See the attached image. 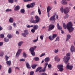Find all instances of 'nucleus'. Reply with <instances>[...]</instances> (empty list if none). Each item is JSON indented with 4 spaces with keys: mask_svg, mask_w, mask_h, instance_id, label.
I'll list each match as a JSON object with an SVG mask.
<instances>
[{
    "mask_svg": "<svg viewBox=\"0 0 75 75\" xmlns=\"http://www.w3.org/2000/svg\"><path fill=\"white\" fill-rule=\"evenodd\" d=\"M29 33L28 31L27 30H24V33H22L23 36L24 37H25L27 36V35H28Z\"/></svg>",
    "mask_w": 75,
    "mask_h": 75,
    "instance_id": "9",
    "label": "nucleus"
},
{
    "mask_svg": "<svg viewBox=\"0 0 75 75\" xmlns=\"http://www.w3.org/2000/svg\"><path fill=\"white\" fill-rule=\"evenodd\" d=\"M4 40L5 42H8L9 41V39H7V38H4Z\"/></svg>",
    "mask_w": 75,
    "mask_h": 75,
    "instance_id": "32",
    "label": "nucleus"
},
{
    "mask_svg": "<svg viewBox=\"0 0 75 75\" xmlns=\"http://www.w3.org/2000/svg\"><path fill=\"white\" fill-rule=\"evenodd\" d=\"M9 21L10 23H13V21H14V19H13V18H10Z\"/></svg>",
    "mask_w": 75,
    "mask_h": 75,
    "instance_id": "29",
    "label": "nucleus"
},
{
    "mask_svg": "<svg viewBox=\"0 0 75 75\" xmlns=\"http://www.w3.org/2000/svg\"><path fill=\"white\" fill-rule=\"evenodd\" d=\"M62 4H67V2L66 1V0H62Z\"/></svg>",
    "mask_w": 75,
    "mask_h": 75,
    "instance_id": "21",
    "label": "nucleus"
},
{
    "mask_svg": "<svg viewBox=\"0 0 75 75\" xmlns=\"http://www.w3.org/2000/svg\"><path fill=\"white\" fill-rule=\"evenodd\" d=\"M66 57H70V56H71V53L70 52H69L67 53L66 54Z\"/></svg>",
    "mask_w": 75,
    "mask_h": 75,
    "instance_id": "31",
    "label": "nucleus"
},
{
    "mask_svg": "<svg viewBox=\"0 0 75 75\" xmlns=\"http://www.w3.org/2000/svg\"><path fill=\"white\" fill-rule=\"evenodd\" d=\"M27 8H31V6L30 5V4H28L27 5Z\"/></svg>",
    "mask_w": 75,
    "mask_h": 75,
    "instance_id": "54",
    "label": "nucleus"
},
{
    "mask_svg": "<svg viewBox=\"0 0 75 75\" xmlns=\"http://www.w3.org/2000/svg\"><path fill=\"white\" fill-rule=\"evenodd\" d=\"M11 72H12V70H11V68H9L8 71V72L9 74L11 73Z\"/></svg>",
    "mask_w": 75,
    "mask_h": 75,
    "instance_id": "38",
    "label": "nucleus"
},
{
    "mask_svg": "<svg viewBox=\"0 0 75 75\" xmlns=\"http://www.w3.org/2000/svg\"><path fill=\"white\" fill-rule=\"evenodd\" d=\"M55 41H59V37H57L55 40Z\"/></svg>",
    "mask_w": 75,
    "mask_h": 75,
    "instance_id": "49",
    "label": "nucleus"
},
{
    "mask_svg": "<svg viewBox=\"0 0 75 75\" xmlns=\"http://www.w3.org/2000/svg\"><path fill=\"white\" fill-rule=\"evenodd\" d=\"M69 8L67 7L65 8L64 9V13L65 14H68V13H69Z\"/></svg>",
    "mask_w": 75,
    "mask_h": 75,
    "instance_id": "11",
    "label": "nucleus"
},
{
    "mask_svg": "<svg viewBox=\"0 0 75 75\" xmlns=\"http://www.w3.org/2000/svg\"><path fill=\"white\" fill-rule=\"evenodd\" d=\"M35 18L36 19L35 20H34L30 23L36 24V23H38L40 21V18H39V17H38V16H35Z\"/></svg>",
    "mask_w": 75,
    "mask_h": 75,
    "instance_id": "3",
    "label": "nucleus"
},
{
    "mask_svg": "<svg viewBox=\"0 0 75 75\" xmlns=\"http://www.w3.org/2000/svg\"><path fill=\"white\" fill-rule=\"evenodd\" d=\"M34 59L35 61H38L40 60V58L38 57H36L34 58Z\"/></svg>",
    "mask_w": 75,
    "mask_h": 75,
    "instance_id": "27",
    "label": "nucleus"
},
{
    "mask_svg": "<svg viewBox=\"0 0 75 75\" xmlns=\"http://www.w3.org/2000/svg\"><path fill=\"white\" fill-rule=\"evenodd\" d=\"M35 29L33 28L31 30V32H32V33H35Z\"/></svg>",
    "mask_w": 75,
    "mask_h": 75,
    "instance_id": "47",
    "label": "nucleus"
},
{
    "mask_svg": "<svg viewBox=\"0 0 75 75\" xmlns=\"http://www.w3.org/2000/svg\"><path fill=\"white\" fill-rule=\"evenodd\" d=\"M63 8H64V7H63V6H62L60 8L61 11L62 13H64V9H63Z\"/></svg>",
    "mask_w": 75,
    "mask_h": 75,
    "instance_id": "42",
    "label": "nucleus"
},
{
    "mask_svg": "<svg viewBox=\"0 0 75 75\" xmlns=\"http://www.w3.org/2000/svg\"><path fill=\"white\" fill-rule=\"evenodd\" d=\"M54 59L55 61H57V62H59L60 61V59L57 56L54 57Z\"/></svg>",
    "mask_w": 75,
    "mask_h": 75,
    "instance_id": "15",
    "label": "nucleus"
},
{
    "mask_svg": "<svg viewBox=\"0 0 75 75\" xmlns=\"http://www.w3.org/2000/svg\"><path fill=\"white\" fill-rule=\"evenodd\" d=\"M50 60V58L46 57L45 59V61L46 62H48Z\"/></svg>",
    "mask_w": 75,
    "mask_h": 75,
    "instance_id": "19",
    "label": "nucleus"
},
{
    "mask_svg": "<svg viewBox=\"0 0 75 75\" xmlns=\"http://www.w3.org/2000/svg\"><path fill=\"white\" fill-rule=\"evenodd\" d=\"M54 4H57V1H54Z\"/></svg>",
    "mask_w": 75,
    "mask_h": 75,
    "instance_id": "64",
    "label": "nucleus"
},
{
    "mask_svg": "<svg viewBox=\"0 0 75 75\" xmlns=\"http://www.w3.org/2000/svg\"><path fill=\"white\" fill-rule=\"evenodd\" d=\"M46 68L44 67L43 69H42L41 70L39 71V72H45L46 70Z\"/></svg>",
    "mask_w": 75,
    "mask_h": 75,
    "instance_id": "25",
    "label": "nucleus"
},
{
    "mask_svg": "<svg viewBox=\"0 0 75 75\" xmlns=\"http://www.w3.org/2000/svg\"><path fill=\"white\" fill-rule=\"evenodd\" d=\"M8 2L10 3H14V0H8Z\"/></svg>",
    "mask_w": 75,
    "mask_h": 75,
    "instance_id": "33",
    "label": "nucleus"
},
{
    "mask_svg": "<svg viewBox=\"0 0 75 75\" xmlns=\"http://www.w3.org/2000/svg\"><path fill=\"white\" fill-rule=\"evenodd\" d=\"M4 55V52H1L0 53V57H3Z\"/></svg>",
    "mask_w": 75,
    "mask_h": 75,
    "instance_id": "39",
    "label": "nucleus"
},
{
    "mask_svg": "<svg viewBox=\"0 0 75 75\" xmlns=\"http://www.w3.org/2000/svg\"><path fill=\"white\" fill-rule=\"evenodd\" d=\"M20 6H17L15 7L14 10H15L16 11H18V10H20Z\"/></svg>",
    "mask_w": 75,
    "mask_h": 75,
    "instance_id": "14",
    "label": "nucleus"
},
{
    "mask_svg": "<svg viewBox=\"0 0 75 75\" xmlns=\"http://www.w3.org/2000/svg\"><path fill=\"white\" fill-rule=\"evenodd\" d=\"M3 44V43L2 42H0V46H1Z\"/></svg>",
    "mask_w": 75,
    "mask_h": 75,
    "instance_id": "60",
    "label": "nucleus"
},
{
    "mask_svg": "<svg viewBox=\"0 0 75 75\" xmlns=\"http://www.w3.org/2000/svg\"><path fill=\"white\" fill-rule=\"evenodd\" d=\"M51 67H52V65L51 64H49L48 65V67L49 68H50Z\"/></svg>",
    "mask_w": 75,
    "mask_h": 75,
    "instance_id": "55",
    "label": "nucleus"
},
{
    "mask_svg": "<svg viewBox=\"0 0 75 75\" xmlns=\"http://www.w3.org/2000/svg\"><path fill=\"white\" fill-rule=\"evenodd\" d=\"M71 35H67V38L66 39V41H67L68 40H69L70 39V38H71Z\"/></svg>",
    "mask_w": 75,
    "mask_h": 75,
    "instance_id": "17",
    "label": "nucleus"
},
{
    "mask_svg": "<svg viewBox=\"0 0 75 75\" xmlns=\"http://www.w3.org/2000/svg\"><path fill=\"white\" fill-rule=\"evenodd\" d=\"M13 26L14 27H17L16 24V23H14L13 24Z\"/></svg>",
    "mask_w": 75,
    "mask_h": 75,
    "instance_id": "57",
    "label": "nucleus"
},
{
    "mask_svg": "<svg viewBox=\"0 0 75 75\" xmlns=\"http://www.w3.org/2000/svg\"><path fill=\"white\" fill-rule=\"evenodd\" d=\"M26 67L28 69H31V67H30V65L28 63H26Z\"/></svg>",
    "mask_w": 75,
    "mask_h": 75,
    "instance_id": "23",
    "label": "nucleus"
},
{
    "mask_svg": "<svg viewBox=\"0 0 75 75\" xmlns=\"http://www.w3.org/2000/svg\"><path fill=\"white\" fill-rule=\"evenodd\" d=\"M52 8V7L50 6H48L47 8V11L48 17H50V13H49V12L51 10Z\"/></svg>",
    "mask_w": 75,
    "mask_h": 75,
    "instance_id": "8",
    "label": "nucleus"
},
{
    "mask_svg": "<svg viewBox=\"0 0 75 75\" xmlns=\"http://www.w3.org/2000/svg\"><path fill=\"white\" fill-rule=\"evenodd\" d=\"M59 51H58V49H57V50L55 49L54 50V53H58Z\"/></svg>",
    "mask_w": 75,
    "mask_h": 75,
    "instance_id": "48",
    "label": "nucleus"
},
{
    "mask_svg": "<svg viewBox=\"0 0 75 75\" xmlns=\"http://www.w3.org/2000/svg\"><path fill=\"white\" fill-rule=\"evenodd\" d=\"M57 67L59 69V71H63V65L62 64L57 65Z\"/></svg>",
    "mask_w": 75,
    "mask_h": 75,
    "instance_id": "10",
    "label": "nucleus"
},
{
    "mask_svg": "<svg viewBox=\"0 0 75 75\" xmlns=\"http://www.w3.org/2000/svg\"><path fill=\"white\" fill-rule=\"evenodd\" d=\"M16 33L17 34H19V32H18V31H16Z\"/></svg>",
    "mask_w": 75,
    "mask_h": 75,
    "instance_id": "63",
    "label": "nucleus"
},
{
    "mask_svg": "<svg viewBox=\"0 0 75 75\" xmlns=\"http://www.w3.org/2000/svg\"><path fill=\"white\" fill-rule=\"evenodd\" d=\"M19 61L21 62V61H25V59H22L19 60Z\"/></svg>",
    "mask_w": 75,
    "mask_h": 75,
    "instance_id": "51",
    "label": "nucleus"
},
{
    "mask_svg": "<svg viewBox=\"0 0 75 75\" xmlns=\"http://www.w3.org/2000/svg\"><path fill=\"white\" fill-rule=\"evenodd\" d=\"M69 16L68 14H66L64 16V18L66 19V18H68V17H69Z\"/></svg>",
    "mask_w": 75,
    "mask_h": 75,
    "instance_id": "36",
    "label": "nucleus"
},
{
    "mask_svg": "<svg viewBox=\"0 0 75 75\" xmlns=\"http://www.w3.org/2000/svg\"><path fill=\"white\" fill-rule=\"evenodd\" d=\"M38 36L37 37V39L35 40H33V42H37V41H38Z\"/></svg>",
    "mask_w": 75,
    "mask_h": 75,
    "instance_id": "41",
    "label": "nucleus"
},
{
    "mask_svg": "<svg viewBox=\"0 0 75 75\" xmlns=\"http://www.w3.org/2000/svg\"><path fill=\"white\" fill-rule=\"evenodd\" d=\"M55 26L52 24H50L49 26V29L48 30V31H50L52 30L54 28Z\"/></svg>",
    "mask_w": 75,
    "mask_h": 75,
    "instance_id": "7",
    "label": "nucleus"
},
{
    "mask_svg": "<svg viewBox=\"0 0 75 75\" xmlns=\"http://www.w3.org/2000/svg\"><path fill=\"white\" fill-rule=\"evenodd\" d=\"M69 63H68L67 64V68L68 69H70V70H72L73 67L72 66H69Z\"/></svg>",
    "mask_w": 75,
    "mask_h": 75,
    "instance_id": "12",
    "label": "nucleus"
},
{
    "mask_svg": "<svg viewBox=\"0 0 75 75\" xmlns=\"http://www.w3.org/2000/svg\"><path fill=\"white\" fill-rule=\"evenodd\" d=\"M15 69H17L18 70H20V68L18 67H16L15 68Z\"/></svg>",
    "mask_w": 75,
    "mask_h": 75,
    "instance_id": "61",
    "label": "nucleus"
},
{
    "mask_svg": "<svg viewBox=\"0 0 75 75\" xmlns=\"http://www.w3.org/2000/svg\"><path fill=\"white\" fill-rule=\"evenodd\" d=\"M42 69V67H38L37 69L35 71V72H37L38 71H39L40 70H41Z\"/></svg>",
    "mask_w": 75,
    "mask_h": 75,
    "instance_id": "22",
    "label": "nucleus"
},
{
    "mask_svg": "<svg viewBox=\"0 0 75 75\" xmlns=\"http://www.w3.org/2000/svg\"><path fill=\"white\" fill-rule=\"evenodd\" d=\"M70 59V57H67L65 56L63 58V61L66 64L68 62L69 59Z\"/></svg>",
    "mask_w": 75,
    "mask_h": 75,
    "instance_id": "5",
    "label": "nucleus"
},
{
    "mask_svg": "<svg viewBox=\"0 0 75 75\" xmlns=\"http://www.w3.org/2000/svg\"><path fill=\"white\" fill-rule=\"evenodd\" d=\"M5 57L6 58V60L7 61H8V58H9V57H8L7 55H5Z\"/></svg>",
    "mask_w": 75,
    "mask_h": 75,
    "instance_id": "43",
    "label": "nucleus"
},
{
    "mask_svg": "<svg viewBox=\"0 0 75 75\" xmlns=\"http://www.w3.org/2000/svg\"><path fill=\"white\" fill-rule=\"evenodd\" d=\"M34 11H33L31 13H30V16H33V15H34Z\"/></svg>",
    "mask_w": 75,
    "mask_h": 75,
    "instance_id": "56",
    "label": "nucleus"
},
{
    "mask_svg": "<svg viewBox=\"0 0 75 75\" xmlns=\"http://www.w3.org/2000/svg\"><path fill=\"white\" fill-rule=\"evenodd\" d=\"M34 71H31L30 72V75H34Z\"/></svg>",
    "mask_w": 75,
    "mask_h": 75,
    "instance_id": "45",
    "label": "nucleus"
},
{
    "mask_svg": "<svg viewBox=\"0 0 75 75\" xmlns=\"http://www.w3.org/2000/svg\"><path fill=\"white\" fill-rule=\"evenodd\" d=\"M4 34H2L0 35V38H4Z\"/></svg>",
    "mask_w": 75,
    "mask_h": 75,
    "instance_id": "50",
    "label": "nucleus"
},
{
    "mask_svg": "<svg viewBox=\"0 0 75 75\" xmlns=\"http://www.w3.org/2000/svg\"><path fill=\"white\" fill-rule=\"evenodd\" d=\"M24 42L23 41H21L18 44V46L19 47H21V45H22V44H23Z\"/></svg>",
    "mask_w": 75,
    "mask_h": 75,
    "instance_id": "26",
    "label": "nucleus"
},
{
    "mask_svg": "<svg viewBox=\"0 0 75 75\" xmlns=\"http://www.w3.org/2000/svg\"><path fill=\"white\" fill-rule=\"evenodd\" d=\"M56 15H57V13H54V15L51 17L50 19V20L52 21L53 23H54L55 22V20H56V18H55Z\"/></svg>",
    "mask_w": 75,
    "mask_h": 75,
    "instance_id": "4",
    "label": "nucleus"
},
{
    "mask_svg": "<svg viewBox=\"0 0 75 75\" xmlns=\"http://www.w3.org/2000/svg\"><path fill=\"white\" fill-rule=\"evenodd\" d=\"M48 65V62H46L44 64V66H45L44 67L45 68H47V65Z\"/></svg>",
    "mask_w": 75,
    "mask_h": 75,
    "instance_id": "34",
    "label": "nucleus"
},
{
    "mask_svg": "<svg viewBox=\"0 0 75 75\" xmlns=\"http://www.w3.org/2000/svg\"><path fill=\"white\" fill-rule=\"evenodd\" d=\"M70 50L71 52H74V51H75V50L74 46H72L71 47Z\"/></svg>",
    "mask_w": 75,
    "mask_h": 75,
    "instance_id": "16",
    "label": "nucleus"
},
{
    "mask_svg": "<svg viewBox=\"0 0 75 75\" xmlns=\"http://www.w3.org/2000/svg\"><path fill=\"white\" fill-rule=\"evenodd\" d=\"M9 30H11L12 29V27L11 26H9Z\"/></svg>",
    "mask_w": 75,
    "mask_h": 75,
    "instance_id": "62",
    "label": "nucleus"
},
{
    "mask_svg": "<svg viewBox=\"0 0 75 75\" xmlns=\"http://www.w3.org/2000/svg\"><path fill=\"white\" fill-rule=\"evenodd\" d=\"M57 28L58 30H61L62 29V27L59 25V23H57Z\"/></svg>",
    "mask_w": 75,
    "mask_h": 75,
    "instance_id": "24",
    "label": "nucleus"
},
{
    "mask_svg": "<svg viewBox=\"0 0 75 75\" xmlns=\"http://www.w3.org/2000/svg\"><path fill=\"white\" fill-rule=\"evenodd\" d=\"M37 48V46H34V47H32L30 48L29 49V51L30 52L31 54L33 56H35V52H34V50H35V48Z\"/></svg>",
    "mask_w": 75,
    "mask_h": 75,
    "instance_id": "2",
    "label": "nucleus"
},
{
    "mask_svg": "<svg viewBox=\"0 0 75 75\" xmlns=\"http://www.w3.org/2000/svg\"><path fill=\"white\" fill-rule=\"evenodd\" d=\"M57 34H53L52 36L50 35L49 37V38L50 39V41H52V40H54V38H55V37H57Z\"/></svg>",
    "mask_w": 75,
    "mask_h": 75,
    "instance_id": "6",
    "label": "nucleus"
},
{
    "mask_svg": "<svg viewBox=\"0 0 75 75\" xmlns=\"http://www.w3.org/2000/svg\"><path fill=\"white\" fill-rule=\"evenodd\" d=\"M38 25H35L34 26H33V28L35 30H37V29H38Z\"/></svg>",
    "mask_w": 75,
    "mask_h": 75,
    "instance_id": "18",
    "label": "nucleus"
},
{
    "mask_svg": "<svg viewBox=\"0 0 75 75\" xmlns=\"http://www.w3.org/2000/svg\"><path fill=\"white\" fill-rule=\"evenodd\" d=\"M63 26L65 29L67 28L69 33L72 32L74 30V28L72 27L73 24H72V23L71 22H69L67 25H66L65 23H63Z\"/></svg>",
    "mask_w": 75,
    "mask_h": 75,
    "instance_id": "1",
    "label": "nucleus"
},
{
    "mask_svg": "<svg viewBox=\"0 0 75 75\" xmlns=\"http://www.w3.org/2000/svg\"><path fill=\"white\" fill-rule=\"evenodd\" d=\"M25 12V10L24 9H22L21 10V13H24Z\"/></svg>",
    "mask_w": 75,
    "mask_h": 75,
    "instance_id": "35",
    "label": "nucleus"
},
{
    "mask_svg": "<svg viewBox=\"0 0 75 75\" xmlns=\"http://www.w3.org/2000/svg\"><path fill=\"white\" fill-rule=\"evenodd\" d=\"M34 20V18L33 16H31L30 18V22L31 23L32 21Z\"/></svg>",
    "mask_w": 75,
    "mask_h": 75,
    "instance_id": "40",
    "label": "nucleus"
},
{
    "mask_svg": "<svg viewBox=\"0 0 75 75\" xmlns=\"http://www.w3.org/2000/svg\"><path fill=\"white\" fill-rule=\"evenodd\" d=\"M26 56H27V54L25 52H23V57H26Z\"/></svg>",
    "mask_w": 75,
    "mask_h": 75,
    "instance_id": "44",
    "label": "nucleus"
},
{
    "mask_svg": "<svg viewBox=\"0 0 75 75\" xmlns=\"http://www.w3.org/2000/svg\"><path fill=\"white\" fill-rule=\"evenodd\" d=\"M45 55V53H42L40 56V57H42V56H44Z\"/></svg>",
    "mask_w": 75,
    "mask_h": 75,
    "instance_id": "58",
    "label": "nucleus"
},
{
    "mask_svg": "<svg viewBox=\"0 0 75 75\" xmlns=\"http://www.w3.org/2000/svg\"><path fill=\"white\" fill-rule=\"evenodd\" d=\"M6 12H9V11H11V9H7L6 10Z\"/></svg>",
    "mask_w": 75,
    "mask_h": 75,
    "instance_id": "46",
    "label": "nucleus"
},
{
    "mask_svg": "<svg viewBox=\"0 0 75 75\" xmlns=\"http://www.w3.org/2000/svg\"><path fill=\"white\" fill-rule=\"evenodd\" d=\"M7 37L9 38H12V35L10 34H8L7 35Z\"/></svg>",
    "mask_w": 75,
    "mask_h": 75,
    "instance_id": "37",
    "label": "nucleus"
},
{
    "mask_svg": "<svg viewBox=\"0 0 75 75\" xmlns=\"http://www.w3.org/2000/svg\"><path fill=\"white\" fill-rule=\"evenodd\" d=\"M37 65L36 64H33L32 66L33 69H35Z\"/></svg>",
    "mask_w": 75,
    "mask_h": 75,
    "instance_id": "30",
    "label": "nucleus"
},
{
    "mask_svg": "<svg viewBox=\"0 0 75 75\" xmlns=\"http://www.w3.org/2000/svg\"><path fill=\"white\" fill-rule=\"evenodd\" d=\"M21 51H22V50L21 49L18 50L16 54V57H18V55L20 54V53H21Z\"/></svg>",
    "mask_w": 75,
    "mask_h": 75,
    "instance_id": "13",
    "label": "nucleus"
},
{
    "mask_svg": "<svg viewBox=\"0 0 75 75\" xmlns=\"http://www.w3.org/2000/svg\"><path fill=\"white\" fill-rule=\"evenodd\" d=\"M44 38V36L43 35H41L40 36V39L42 40H43V38Z\"/></svg>",
    "mask_w": 75,
    "mask_h": 75,
    "instance_id": "52",
    "label": "nucleus"
},
{
    "mask_svg": "<svg viewBox=\"0 0 75 75\" xmlns=\"http://www.w3.org/2000/svg\"><path fill=\"white\" fill-rule=\"evenodd\" d=\"M35 2H33L30 4V7L31 8L34 7V6H35Z\"/></svg>",
    "mask_w": 75,
    "mask_h": 75,
    "instance_id": "28",
    "label": "nucleus"
},
{
    "mask_svg": "<svg viewBox=\"0 0 75 75\" xmlns=\"http://www.w3.org/2000/svg\"><path fill=\"white\" fill-rule=\"evenodd\" d=\"M6 63L8 65L10 66L11 65V61H7L6 62Z\"/></svg>",
    "mask_w": 75,
    "mask_h": 75,
    "instance_id": "20",
    "label": "nucleus"
},
{
    "mask_svg": "<svg viewBox=\"0 0 75 75\" xmlns=\"http://www.w3.org/2000/svg\"><path fill=\"white\" fill-rule=\"evenodd\" d=\"M38 12L39 15H41V11H40V9H38Z\"/></svg>",
    "mask_w": 75,
    "mask_h": 75,
    "instance_id": "53",
    "label": "nucleus"
},
{
    "mask_svg": "<svg viewBox=\"0 0 75 75\" xmlns=\"http://www.w3.org/2000/svg\"><path fill=\"white\" fill-rule=\"evenodd\" d=\"M41 75H47L46 73H43Z\"/></svg>",
    "mask_w": 75,
    "mask_h": 75,
    "instance_id": "59",
    "label": "nucleus"
}]
</instances>
